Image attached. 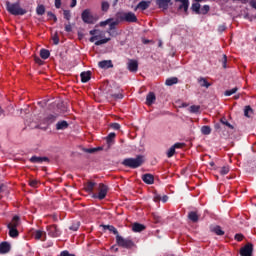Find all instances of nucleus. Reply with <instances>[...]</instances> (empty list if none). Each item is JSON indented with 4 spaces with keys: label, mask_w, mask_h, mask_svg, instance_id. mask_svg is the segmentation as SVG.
Returning <instances> with one entry per match:
<instances>
[{
    "label": "nucleus",
    "mask_w": 256,
    "mask_h": 256,
    "mask_svg": "<svg viewBox=\"0 0 256 256\" xmlns=\"http://www.w3.org/2000/svg\"><path fill=\"white\" fill-rule=\"evenodd\" d=\"M117 19L120 22L125 21L126 23H137V15L133 12H118L116 14Z\"/></svg>",
    "instance_id": "obj_3"
},
{
    "label": "nucleus",
    "mask_w": 256,
    "mask_h": 256,
    "mask_svg": "<svg viewBox=\"0 0 256 256\" xmlns=\"http://www.w3.org/2000/svg\"><path fill=\"white\" fill-rule=\"evenodd\" d=\"M143 163H145V157L143 155H138L136 158H125L122 161V165L130 169H139Z\"/></svg>",
    "instance_id": "obj_1"
},
{
    "label": "nucleus",
    "mask_w": 256,
    "mask_h": 256,
    "mask_svg": "<svg viewBox=\"0 0 256 256\" xmlns=\"http://www.w3.org/2000/svg\"><path fill=\"white\" fill-rule=\"evenodd\" d=\"M115 137H117V134L115 132L109 133L108 136L106 137V142L109 147L113 145V141L115 140Z\"/></svg>",
    "instance_id": "obj_31"
},
{
    "label": "nucleus",
    "mask_w": 256,
    "mask_h": 256,
    "mask_svg": "<svg viewBox=\"0 0 256 256\" xmlns=\"http://www.w3.org/2000/svg\"><path fill=\"white\" fill-rule=\"evenodd\" d=\"M154 201H155V203H159V201H161V195L154 194Z\"/></svg>",
    "instance_id": "obj_58"
},
{
    "label": "nucleus",
    "mask_w": 256,
    "mask_h": 256,
    "mask_svg": "<svg viewBox=\"0 0 256 256\" xmlns=\"http://www.w3.org/2000/svg\"><path fill=\"white\" fill-rule=\"evenodd\" d=\"M184 146L185 144L177 142L172 147H174V149H182Z\"/></svg>",
    "instance_id": "obj_55"
},
{
    "label": "nucleus",
    "mask_w": 256,
    "mask_h": 256,
    "mask_svg": "<svg viewBox=\"0 0 256 256\" xmlns=\"http://www.w3.org/2000/svg\"><path fill=\"white\" fill-rule=\"evenodd\" d=\"M71 4H70V7H76L77 6V0H71Z\"/></svg>",
    "instance_id": "obj_63"
},
{
    "label": "nucleus",
    "mask_w": 256,
    "mask_h": 256,
    "mask_svg": "<svg viewBox=\"0 0 256 256\" xmlns=\"http://www.w3.org/2000/svg\"><path fill=\"white\" fill-rule=\"evenodd\" d=\"M80 77L82 83H89L91 81V71L81 72Z\"/></svg>",
    "instance_id": "obj_22"
},
{
    "label": "nucleus",
    "mask_w": 256,
    "mask_h": 256,
    "mask_svg": "<svg viewBox=\"0 0 256 256\" xmlns=\"http://www.w3.org/2000/svg\"><path fill=\"white\" fill-rule=\"evenodd\" d=\"M79 227H81V223L80 222H76L74 224H72L69 229L70 231H78Z\"/></svg>",
    "instance_id": "obj_44"
},
{
    "label": "nucleus",
    "mask_w": 256,
    "mask_h": 256,
    "mask_svg": "<svg viewBox=\"0 0 256 256\" xmlns=\"http://www.w3.org/2000/svg\"><path fill=\"white\" fill-rule=\"evenodd\" d=\"M155 1L159 9H163L164 11H167L169 9V3H171V0H155Z\"/></svg>",
    "instance_id": "obj_16"
},
{
    "label": "nucleus",
    "mask_w": 256,
    "mask_h": 256,
    "mask_svg": "<svg viewBox=\"0 0 256 256\" xmlns=\"http://www.w3.org/2000/svg\"><path fill=\"white\" fill-rule=\"evenodd\" d=\"M11 251V244L9 242L0 243V255H5Z\"/></svg>",
    "instance_id": "obj_14"
},
{
    "label": "nucleus",
    "mask_w": 256,
    "mask_h": 256,
    "mask_svg": "<svg viewBox=\"0 0 256 256\" xmlns=\"http://www.w3.org/2000/svg\"><path fill=\"white\" fill-rule=\"evenodd\" d=\"M97 187V183L88 181L84 184V189L87 193H93V190Z\"/></svg>",
    "instance_id": "obj_20"
},
{
    "label": "nucleus",
    "mask_w": 256,
    "mask_h": 256,
    "mask_svg": "<svg viewBox=\"0 0 256 256\" xmlns=\"http://www.w3.org/2000/svg\"><path fill=\"white\" fill-rule=\"evenodd\" d=\"M211 8L209 7V5H204L201 9H200V15H207V13H209V10Z\"/></svg>",
    "instance_id": "obj_43"
},
{
    "label": "nucleus",
    "mask_w": 256,
    "mask_h": 256,
    "mask_svg": "<svg viewBox=\"0 0 256 256\" xmlns=\"http://www.w3.org/2000/svg\"><path fill=\"white\" fill-rule=\"evenodd\" d=\"M35 63H37V65H42L43 64V60H41V58L36 57L35 58Z\"/></svg>",
    "instance_id": "obj_62"
},
{
    "label": "nucleus",
    "mask_w": 256,
    "mask_h": 256,
    "mask_svg": "<svg viewBox=\"0 0 256 256\" xmlns=\"http://www.w3.org/2000/svg\"><path fill=\"white\" fill-rule=\"evenodd\" d=\"M52 40H53L54 45H57L59 43V34H57V32L52 37Z\"/></svg>",
    "instance_id": "obj_53"
},
{
    "label": "nucleus",
    "mask_w": 256,
    "mask_h": 256,
    "mask_svg": "<svg viewBox=\"0 0 256 256\" xmlns=\"http://www.w3.org/2000/svg\"><path fill=\"white\" fill-rule=\"evenodd\" d=\"M40 57L41 59H49V57H51V52H49V50L43 48L40 50Z\"/></svg>",
    "instance_id": "obj_33"
},
{
    "label": "nucleus",
    "mask_w": 256,
    "mask_h": 256,
    "mask_svg": "<svg viewBox=\"0 0 256 256\" xmlns=\"http://www.w3.org/2000/svg\"><path fill=\"white\" fill-rule=\"evenodd\" d=\"M244 115L248 118L251 117V115H253V108H251V106H245Z\"/></svg>",
    "instance_id": "obj_38"
},
{
    "label": "nucleus",
    "mask_w": 256,
    "mask_h": 256,
    "mask_svg": "<svg viewBox=\"0 0 256 256\" xmlns=\"http://www.w3.org/2000/svg\"><path fill=\"white\" fill-rule=\"evenodd\" d=\"M49 161L48 157H39V156H32L30 158V163H44Z\"/></svg>",
    "instance_id": "obj_24"
},
{
    "label": "nucleus",
    "mask_w": 256,
    "mask_h": 256,
    "mask_svg": "<svg viewBox=\"0 0 256 256\" xmlns=\"http://www.w3.org/2000/svg\"><path fill=\"white\" fill-rule=\"evenodd\" d=\"M116 243L119 247H123V249H131L135 245L130 239H125L119 235L116 236Z\"/></svg>",
    "instance_id": "obj_7"
},
{
    "label": "nucleus",
    "mask_w": 256,
    "mask_h": 256,
    "mask_svg": "<svg viewBox=\"0 0 256 256\" xmlns=\"http://www.w3.org/2000/svg\"><path fill=\"white\" fill-rule=\"evenodd\" d=\"M65 31L66 33H71V31H73V27L71 26V24L65 25Z\"/></svg>",
    "instance_id": "obj_57"
},
{
    "label": "nucleus",
    "mask_w": 256,
    "mask_h": 256,
    "mask_svg": "<svg viewBox=\"0 0 256 256\" xmlns=\"http://www.w3.org/2000/svg\"><path fill=\"white\" fill-rule=\"evenodd\" d=\"M58 117H59V115H57V114H48L41 120L40 125H45V127H43V129H49L50 125H53V123H55V121H57Z\"/></svg>",
    "instance_id": "obj_6"
},
{
    "label": "nucleus",
    "mask_w": 256,
    "mask_h": 256,
    "mask_svg": "<svg viewBox=\"0 0 256 256\" xmlns=\"http://www.w3.org/2000/svg\"><path fill=\"white\" fill-rule=\"evenodd\" d=\"M29 185L30 187L37 189V187H39V182L37 180H29Z\"/></svg>",
    "instance_id": "obj_50"
},
{
    "label": "nucleus",
    "mask_w": 256,
    "mask_h": 256,
    "mask_svg": "<svg viewBox=\"0 0 256 256\" xmlns=\"http://www.w3.org/2000/svg\"><path fill=\"white\" fill-rule=\"evenodd\" d=\"M191 9L196 15H201V4H199V2L193 3Z\"/></svg>",
    "instance_id": "obj_32"
},
{
    "label": "nucleus",
    "mask_w": 256,
    "mask_h": 256,
    "mask_svg": "<svg viewBox=\"0 0 256 256\" xmlns=\"http://www.w3.org/2000/svg\"><path fill=\"white\" fill-rule=\"evenodd\" d=\"M37 15H45V5L40 4L36 8Z\"/></svg>",
    "instance_id": "obj_37"
},
{
    "label": "nucleus",
    "mask_w": 256,
    "mask_h": 256,
    "mask_svg": "<svg viewBox=\"0 0 256 256\" xmlns=\"http://www.w3.org/2000/svg\"><path fill=\"white\" fill-rule=\"evenodd\" d=\"M47 231L50 237H59L61 235V231L57 228V225L48 226Z\"/></svg>",
    "instance_id": "obj_11"
},
{
    "label": "nucleus",
    "mask_w": 256,
    "mask_h": 256,
    "mask_svg": "<svg viewBox=\"0 0 256 256\" xmlns=\"http://www.w3.org/2000/svg\"><path fill=\"white\" fill-rule=\"evenodd\" d=\"M103 228L110 231V233H113L114 235H116V237L117 235H119V231H117V228H115V226L113 225H104Z\"/></svg>",
    "instance_id": "obj_34"
},
{
    "label": "nucleus",
    "mask_w": 256,
    "mask_h": 256,
    "mask_svg": "<svg viewBox=\"0 0 256 256\" xmlns=\"http://www.w3.org/2000/svg\"><path fill=\"white\" fill-rule=\"evenodd\" d=\"M237 91H239V88L234 87V88H232L231 90H226V91L224 92V95H225L226 97H231V95H235V93H237Z\"/></svg>",
    "instance_id": "obj_35"
},
{
    "label": "nucleus",
    "mask_w": 256,
    "mask_h": 256,
    "mask_svg": "<svg viewBox=\"0 0 256 256\" xmlns=\"http://www.w3.org/2000/svg\"><path fill=\"white\" fill-rule=\"evenodd\" d=\"M6 10L10 15L19 16V15H26L27 10L21 8V4L19 2L11 3L6 1Z\"/></svg>",
    "instance_id": "obj_2"
},
{
    "label": "nucleus",
    "mask_w": 256,
    "mask_h": 256,
    "mask_svg": "<svg viewBox=\"0 0 256 256\" xmlns=\"http://www.w3.org/2000/svg\"><path fill=\"white\" fill-rule=\"evenodd\" d=\"M34 239H36V241H46L47 240V233H45L42 230H36L34 232Z\"/></svg>",
    "instance_id": "obj_17"
},
{
    "label": "nucleus",
    "mask_w": 256,
    "mask_h": 256,
    "mask_svg": "<svg viewBox=\"0 0 256 256\" xmlns=\"http://www.w3.org/2000/svg\"><path fill=\"white\" fill-rule=\"evenodd\" d=\"M9 232L8 235L9 237H11L12 239H17V237H19V230H17V228H8Z\"/></svg>",
    "instance_id": "obj_30"
},
{
    "label": "nucleus",
    "mask_w": 256,
    "mask_h": 256,
    "mask_svg": "<svg viewBox=\"0 0 256 256\" xmlns=\"http://www.w3.org/2000/svg\"><path fill=\"white\" fill-rule=\"evenodd\" d=\"M241 256H253V243L248 242L242 248H240Z\"/></svg>",
    "instance_id": "obj_8"
},
{
    "label": "nucleus",
    "mask_w": 256,
    "mask_h": 256,
    "mask_svg": "<svg viewBox=\"0 0 256 256\" xmlns=\"http://www.w3.org/2000/svg\"><path fill=\"white\" fill-rule=\"evenodd\" d=\"M111 21H113V18H108V19L105 20V21H101V22L99 23V26H100V27H106V25H109V23H111Z\"/></svg>",
    "instance_id": "obj_49"
},
{
    "label": "nucleus",
    "mask_w": 256,
    "mask_h": 256,
    "mask_svg": "<svg viewBox=\"0 0 256 256\" xmlns=\"http://www.w3.org/2000/svg\"><path fill=\"white\" fill-rule=\"evenodd\" d=\"M209 229L211 233H215V235H218V236L225 235V231H223V229H221V226L219 225H210Z\"/></svg>",
    "instance_id": "obj_15"
},
{
    "label": "nucleus",
    "mask_w": 256,
    "mask_h": 256,
    "mask_svg": "<svg viewBox=\"0 0 256 256\" xmlns=\"http://www.w3.org/2000/svg\"><path fill=\"white\" fill-rule=\"evenodd\" d=\"M230 170L229 166H223L220 168L219 173L220 175H227Z\"/></svg>",
    "instance_id": "obj_42"
},
{
    "label": "nucleus",
    "mask_w": 256,
    "mask_h": 256,
    "mask_svg": "<svg viewBox=\"0 0 256 256\" xmlns=\"http://www.w3.org/2000/svg\"><path fill=\"white\" fill-rule=\"evenodd\" d=\"M101 149H103V148H101V147H98V148H85L84 152L92 154V153H97V151H101Z\"/></svg>",
    "instance_id": "obj_41"
},
{
    "label": "nucleus",
    "mask_w": 256,
    "mask_h": 256,
    "mask_svg": "<svg viewBox=\"0 0 256 256\" xmlns=\"http://www.w3.org/2000/svg\"><path fill=\"white\" fill-rule=\"evenodd\" d=\"M100 69H113V61L111 60H102L98 63Z\"/></svg>",
    "instance_id": "obj_18"
},
{
    "label": "nucleus",
    "mask_w": 256,
    "mask_h": 256,
    "mask_svg": "<svg viewBox=\"0 0 256 256\" xmlns=\"http://www.w3.org/2000/svg\"><path fill=\"white\" fill-rule=\"evenodd\" d=\"M225 29H227V26H225V25H220V26L218 27L219 33H223V31H225Z\"/></svg>",
    "instance_id": "obj_59"
},
{
    "label": "nucleus",
    "mask_w": 256,
    "mask_h": 256,
    "mask_svg": "<svg viewBox=\"0 0 256 256\" xmlns=\"http://www.w3.org/2000/svg\"><path fill=\"white\" fill-rule=\"evenodd\" d=\"M176 3L179 2L181 5L178 7V9L181 11V9L184 10V13H187L189 11V0H175Z\"/></svg>",
    "instance_id": "obj_21"
},
{
    "label": "nucleus",
    "mask_w": 256,
    "mask_h": 256,
    "mask_svg": "<svg viewBox=\"0 0 256 256\" xmlns=\"http://www.w3.org/2000/svg\"><path fill=\"white\" fill-rule=\"evenodd\" d=\"M188 219H190L192 223H197V221H199V214H197L196 211H191L188 213Z\"/></svg>",
    "instance_id": "obj_28"
},
{
    "label": "nucleus",
    "mask_w": 256,
    "mask_h": 256,
    "mask_svg": "<svg viewBox=\"0 0 256 256\" xmlns=\"http://www.w3.org/2000/svg\"><path fill=\"white\" fill-rule=\"evenodd\" d=\"M234 239H235V241L241 242L245 239V235H243L241 233L235 234Z\"/></svg>",
    "instance_id": "obj_48"
},
{
    "label": "nucleus",
    "mask_w": 256,
    "mask_h": 256,
    "mask_svg": "<svg viewBox=\"0 0 256 256\" xmlns=\"http://www.w3.org/2000/svg\"><path fill=\"white\" fill-rule=\"evenodd\" d=\"M116 25H119L118 18H117L116 21L109 23V28L106 31V33H108V35H110V37H117V31H115Z\"/></svg>",
    "instance_id": "obj_9"
},
{
    "label": "nucleus",
    "mask_w": 256,
    "mask_h": 256,
    "mask_svg": "<svg viewBox=\"0 0 256 256\" xmlns=\"http://www.w3.org/2000/svg\"><path fill=\"white\" fill-rule=\"evenodd\" d=\"M56 9H61V0H55Z\"/></svg>",
    "instance_id": "obj_61"
},
{
    "label": "nucleus",
    "mask_w": 256,
    "mask_h": 256,
    "mask_svg": "<svg viewBox=\"0 0 256 256\" xmlns=\"http://www.w3.org/2000/svg\"><path fill=\"white\" fill-rule=\"evenodd\" d=\"M69 127V122L62 120L56 123V130L57 131H64V129H67Z\"/></svg>",
    "instance_id": "obj_23"
},
{
    "label": "nucleus",
    "mask_w": 256,
    "mask_h": 256,
    "mask_svg": "<svg viewBox=\"0 0 256 256\" xmlns=\"http://www.w3.org/2000/svg\"><path fill=\"white\" fill-rule=\"evenodd\" d=\"M132 231L134 233H141V231H145V225L136 222L132 225Z\"/></svg>",
    "instance_id": "obj_26"
},
{
    "label": "nucleus",
    "mask_w": 256,
    "mask_h": 256,
    "mask_svg": "<svg viewBox=\"0 0 256 256\" xmlns=\"http://www.w3.org/2000/svg\"><path fill=\"white\" fill-rule=\"evenodd\" d=\"M21 225V217L15 215L12 220L7 224V229H17Z\"/></svg>",
    "instance_id": "obj_10"
},
{
    "label": "nucleus",
    "mask_w": 256,
    "mask_h": 256,
    "mask_svg": "<svg viewBox=\"0 0 256 256\" xmlns=\"http://www.w3.org/2000/svg\"><path fill=\"white\" fill-rule=\"evenodd\" d=\"M151 6V1H141L137 4L136 10L141 9V11H147L149 7Z\"/></svg>",
    "instance_id": "obj_19"
},
{
    "label": "nucleus",
    "mask_w": 256,
    "mask_h": 256,
    "mask_svg": "<svg viewBox=\"0 0 256 256\" xmlns=\"http://www.w3.org/2000/svg\"><path fill=\"white\" fill-rule=\"evenodd\" d=\"M178 83H179V78H177V77L168 78L165 81V85H167L168 87L177 85Z\"/></svg>",
    "instance_id": "obj_29"
},
{
    "label": "nucleus",
    "mask_w": 256,
    "mask_h": 256,
    "mask_svg": "<svg viewBox=\"0 0 256 256\" xmlns=\"http://www.w3.org/2000/svg\"><path fill=\"white\" fill-rule=\"evenodd\" d=\"M201 133L202 135H211V126H202Z\"/></svg>",
    "instance_id": "obj_36"
},
{
    "label": "nucleus",
    "mask_w": 256,
    "mask_h": 256,
    "mask_svg": "<svg viewBox=\"0 0 256 256\" xmlns=\"http://www.w3.org/2000/svg\"><path fill=\"white\" fill-rule=\"evenodd\" d=\"M111 97H113V99H123V93H116V94H112Z\"/></svg>",
    "instance_id": "obj_54"
},
{
    "label": "nucleus",
    "mask_w": 256,
    "mask_h": 256,
    "mask_svg": "<svg viewBox=\"0 0 256 256\" xmlns=\"http://www.w3.org/2000/svg\"><path fill=\"white\" fill-rule=\"evenodd\" d=\"M173 155H175V147L172 146L169 148V150L167 152V157L171 158V157H173Z\"/></svg>",
    "instance_id": "obj_51"
},
{
    "label": "nucleus",
    "mask_w": 256,
    "mask_h": 256,
    "mask_svg": "<svg viewBox=\"0 0 256 256\" xmlns=\"http://www.w3.org/2000/svg\"><path fill=\"white\" fill-rule=\"evenodd\" d=\"M220 123L222 125H225L226 127H228V129H234V127L231 125V123H229V121H227V118H221Z\"/></svg>",
    "instance_id": "obj_39"
},
{
    "label": "nucleus",
    "mask_w": 256,
    "mask_h": 256,
    "mask_svg": "<svg viewBox=\"0 0 256 256\" xmlns=\"http://www.w3.org/2000/svg\"><path fill=\"white\" fill-rule=\"evenodd\" d=\"M141 179L146 183V185H153V183H155V176H153V174H144Z\"/></svg>",
    "instance_id": "obj_13"
},
{
    "label": "nucleus",
    "mask_w": 256,
    "mask_h": 256,
    "mask_svg": "<svg viewBox=\"0 0 256 256\" xmlns=\"http://www.w3.org/2000/svg\"><path fill=\"white\" fill-rule=\"evenodd\" d=\"M222 67H223L224 69H227V55H224V56H223Z\"/></svg>",
    "instance_id": "obj_56"
},
{
    "label": "nucleus",
    "mask_w": 256,
    "mask_h": 256,
    "mask_svg": "<svg viewBox=\"0 0 256 256\" xmlns=\"http://www.w3.org/2000/svg\"><path fill=\"white\" fill-rule=\"evenodd\" d=\"M111 129H114L115 131H119L121 129V124L119 123H112L110 124Z\"/></svg>",
    "instance_id": "obj_52"
},
{
    "label": "nucleus",
    "mask_w": 256,
    "mask_h": 256,
    "mask_svg": "<svg viewBox=\"0 0 256 256\" xmlns=\"http://www.w3.org/2000/svg\"><path fill=\"white\" fill-rule=\"evenodd\" d=\"M127 69L130 73H137L139 71V62L137 60H129Z\"/></svg>",
    "instance_id": "obj_12"
},
{
    "label": "nucleus",
    "mask_w": 256,
    "mask_h": 256,
    "mask_svg": "<svg viewBox=\"0 0 256 256\" xmlns=\"http://www.w3.org/2000/svg\"><path fill=\"white\" fill-rule=\"evenodd\" d=\"M249 4H250V7H252V9L256 10V1L255 0H250Z\"/></svg>",
    "instance_id": "obj_60"
},
{
    "label": "nucleus",
    "mask_w": 256,
    "mask_h": 256,
    "mask_svg": "<svg viewBox=\"0 0 256 256\" xmlns=\"http://www.w3.org/2000/svg\"><path fill=\"white\" fill-rule=\"evenodd\" d=\"M156 99L155 93L149 92L146 96V105H153Z\"/></svg>",
    "instance_id": "obj_25"
},
{
    "label": "nucleus",
    "mask_w": 256,
    "mask_h": 256,
    "mask_svg": "<svg viewBox=\"0 0 256 256\" xmlns=\"http://www.w3.org/2000/svg\"><path fill=\"white\" fill-rule=\"evenodd\" d=\"M63 15H64V19H66V21H71V11L70 10H64Z\"/></svg>",
    "instance_id": "obj_46"
},
{
    "label": "nucleus",
    "mask_w": 256,
    "mask_h": 256,
    "mask_svg": "<svg viewBox=\"0 0 256 256\" xmlns=\"http://www.w3.org/2000/svg\"><path fill=\"white\" fill-rule=\"evenodd\" d=\"M47 15L49 16V19H53V17H55L53 12H47Z\"/></svg>",
    "instance_id": "obj_64"
},
{
    "label": "nucleus",
    "mask_w": 256,
    "mask_h": 256,
    "mask_svg": "<svg viewBox=\"0 0 256 256\" xmlns=\"http://www.w3.org/2000/svg\"><path fill=\"white\" fill-rule=\"evenodd\" d=\"M101 10L104 11V12L109 11V2H107V1L102 2Z\"/></svg>",
    "instance_id": "obj_47"
},
{
    "label": "nucleus",
    "mask_w": 256,
    "mask_h": 256,
    "mask_svg": "<svg viewBox=\"0 0 256 256\" xmlns=\"http://www.w3.org/2000/svg\"><path fill=\"white\" fill-rule=\"evenodd\" d=\"M198 83L200 87H205L206 89H209L211 87V83L207 81V78L200 77L198 78Z\"/></svg>",
    "instance_id": "obj_27"
},
{
    "label": "nucleus",
    "mask_w": 256,
    "mask_h": 256,
    "mask_svg": "<svg viewBox=\"0 0 256 256\" xmlns=\"http://www.w3.org/2000/svg\"><path fill=\"white\" fill-rule=\"evenodd\" d=\"M98 190V194H94V199H99V201H103L105 197H107V193H109V187L103 183L98 184L96 187Z\"/></svg>",
    "instance_id": "obj_4"
},
{
    "label": "nucleus",
    "mask_w": 256,
    "mask_h": 256,
    "mask_svg": "<svg viewBox=\"0 0 256 256\" xmlns=\"http://www.w3.org/2000/svg\"><path fill=\"white\" fill-rule=\"evenodd\" d=\"M201 106L192 105L190 106V113H199Z\"/></svg>",
    "instance_id": "obj_45"
},
{
    "label": "nucleus",
    "mask_w": 256,
    "mask_h": 256,
    "mask_svg": "<svg viewBox=\"0 0 256 256\" xmlns=\"http://www.w3.org/2000/svg\"><path fill=\"white\" fill-rule=\"evenodd\" d=\"M109 41H111V38H104V39L96 41L95 45L97 47H99V45H105V43H109Z\"/></svg>",
    "instance_id": "obj_40"
},
{
    "label": "nucleus",
    "mask_w": 256,
    "mask_h": 256,
    "mask_svg": "<svg viewBox=\"0 0 256 256\" xmlns=\"http://www.w3.org/2000/svg\"><path fill=\"white\" fill-rule=\"evenodd\" d=\"M81 19H82L83 23H86L87 25H93V24H95V21H97V19H95V16H93V14H91L90 9L83 10V12L81 14Z\"/></svg>",
    "instance_id": "obj_5"
}]
</instances>
